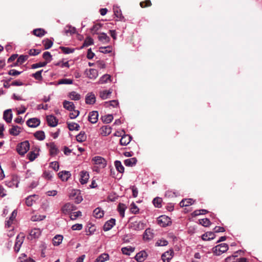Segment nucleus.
<instances>
[{
    "label": "nucleus",
    "instance_id": "nucleus-1",
    "mask_svg": "<svg viewBox=\"0 0 262 262\" xmlns=\"http://www.w3.org/2000/svg\"><path fill=\"white\" fill-rule=\"evenodd\" d=\"M30 149V143L28 140L21 142L16 146V150L19 155H25Z\"/></svg>",
    "mask_w": 262,
    "mask_h": 262
},
{
    "label": "nucleus",
    "instance_id": "nucleus-2",
    "mask_svg": "<svg viewBox=\"0 0 262 262\" xmlns=\"http://www.w3.org/2000/svg\"><path fill=\"white\" fill-rule=\"evenodd\" d=\"M228 245L226 243L219 244L213 248L212 251L215 255H221L228 250Z\"/></svg>",
    "mask_w": 262,
    "mask_h": 262
},
{
    "label": "nucleus",
    "instance_id": "nucleus-3",
    "mask_svg": "<svg viewBox=\"0 0 262 262\" xmlns=\"http://www.w3.org/2000/svg\"><path fill=\"white\" fill-rule=\"evenodd\" d=\"M157 223L161 227H165L171 224V221L168 216L162 215L157 218Z\"/></svg>",
    "mask_w": 262,
    "mask_h": 262
},
{
    "label": "nucleus",
    "instance_id": "nucleus-4",
    "mask_svg": "<svg viewBox=\"0 0 262 262\" xmlns=\"http://www.w3.org/2000/svg\"><path fill=\"white\" fill-rule=\"evenodd\" d=\"M92 161L96 165H99L100 168H103L106 167L107 162L105 159L100 156H95L92 158Z\"/></svg>",
    "mask_w": 262,
    "mask_h": 262
},
{
    "label": "nucleus",
    "instance_id": "nucleus-5",
    "mask_svg": "<svg viewBox=\"0 0 262 262\" xmlns=\"http://www.w3.org/2000/svg\"><path fill=\"white\" fill-rule=\"evenodd\" d=\"M146 226V223L143 221H135L130 224L131 228L136 231H140L144 229L145 226Z\"/></svg>",
    "mask_w": 262,
    "mask_h": 262
},
{
    "label": "nucleus",
    "instance_id": "nucleus-6",
    "mask_svg": "<svg viewBox=\"0 0 262 262\" xmlns=\"http://www.w3.org/2000/svg\"><path fill=\"white\" fill-rule=\"evenodd\" d=\"M6 185L9 187H16L18 186L19 181L17 176H12L10 180H8L5 181Z\"/></svg>",
    "mask_w": 262,
    "mask_h": 262
},
{
    "label": "nucleus",
    "instance_id": "nucleus-7",
    "mask_svg": "<svg viewBox=\"0 0 262 262\" xmlns=\"http://www.w3.org/2000/svg\"><path fill=\"white\" fill-rule=\"evenodd\" d=\"M174 255V251L172 249L165 252L162 254L161 258L163 262H169Z\"/></svg>",
    "mask_w": 262,
    "mask_h": 262
},
{
    "label": "nucleus",
    "instance_id": "nucleus-8",
    "mask_svg": "<svg viewBox=\"0 0 262 262\" xmlns=\"http://www.w3.org/2000/svg\"><path fill=\"white\" fill-rule=\"evenodd\" d=\"M47 145L49 147L50 154L52 157L55 156L59 153V150L54 142L47 143Z\"/></svg>",
    "mask_w": 262,
    "mask_h": 262
},
{
    "label": "nucleus",
    "instance_id": "nucleus-9",
    "mask_svg": "<svg viewBox=\"0 0 262 262\" xmlns=\"http://www.w3.org/2000/svg\"><path fill=\"white\" fill-rule=\"evenodd\" d=\"M40 123V120L37 118H30L26 122L27 125L32 128L37 127L39 125Z\"/></svg>",
    "mask_w": 262,
    "mask_h": 262
},
{
    "label": "nucleus",
    "instance_id": "nucleus-10",
    "mask_svg": "<svg viewBox=\"0 0 262 262\" xmlns=\"http://www.w3.org/2000/svg\"><path fill=\"white\" fill-rule=\"evenodd\" d=\"M116 224V220L114 218H111L108 221H106L103 227V229L104 231H108L110 230Z\"/></svg>",
    "mask_w": 262,
    "mask_h": 262
},
{
    "label": "nucleus",
    "instance_id": "nucleus-11",
    "mask_svg": "<svg viewBox=\"0 0 262 262\" xmlns=\"http://www.w3.org/2000/svg\"><path fill=\"white\" fill-rule=\"evenodd\" d=\"M47 121L48 125L51 127H55L58 124V119L52 115L47 116Z\"/></svg>",
    "mask_w": 262,
    "mask_h": 262
},
{
    "label": "nucleus",
    "instance_id": "nucleus-12",
    "mask_svg": "<svg viewBox=\"0 0 262 262\" xmlns=\"http://www.w3.org/2000/svg\"><path fill=\"white\" fill-rule=\"evenodd\" d=\"M132 140V136L129 135L124 134L120 140V144L121 145L125 146L128 144Z\"/></svg>",
    "mask_w": 262,
    "mask_h": 262
},
{
    "label": "nucleus",
    "instance_id": "nucleus-13",
    "mask_svg": "<svg viewBox=\"0 0 262 262\" xmlns=\"http://www.w3.org/2000/svg\"><path fill=\"white\" fill-rule=\"evenodd\" d=\"M98 112L97 111H92L89 113L88 120L93 124L96 123L98 119Z\"/></svg>",
    "mask_w": 262,
    "mask_h": 262
},
{
    "label": "nucleus",
    "instance_id": "nucleus-14",
    "mask_svg": "<svg viewBox=\"0 0 262 262\" xmlns=\"http://www.w3.org/2000/svg\"><path fill=\"white\" fill-rule=\"evenodd\" d=\"M80 177L79 181L81 184H86L90 177L89 172L84 170L81 171L80 172Z\"/></svg>",
    "mask_w": 262,
    "mask_h": 262
},
{
    "label": "nucleus",
    "instance_id": "nucleus-15",
    "mask_svg": "<svg viewBox=\"0 0 262 262\" xmlns=\"http://www.w3.org/2000/svg\"><path fill=\"white\" fill-rule=\"evenodd\" d=\"M13 114L11 109H8L4 112L3 119L7 123H10L12 121Z\"/></svg>",
    "mask_w": 262,
    "mask_h": 262
},
{
    "label": "nucleus",
    "instance_id": "nucleus-16",
    "mask_svg": "<svg viewBox=\"0 0 262 262\" xmlns=\"http://www.w3.org/2000/svg\"><path fill=\"white\" fill-rule=\"evenodd\" d=\"M96 102L95 94L91 92L88 93L85 96V103L88 104H93Z\"/></svg>",
    "mask_w": 262,
    "mask_h": 262
},
{
    "label": "nucleus",
    "instance_id": "nucleus-17",
    "mask_svg": "<svg viewBox=\"0 0 262 262\" xmlns=\"http://www.w3.org/2000/svg\"><path fill=\"white\" fill-rule=\"evenodd\" d=\"M147 254L145 251L138 252L135 256V259L138 262H143L147 257Z\"/></svg>",
    "mask_w": 262,
    "mask_h": 262
},
{
    "label": "nucleus",
    "instance_id": "nucleus-18",
    "mask_svg": "<svg viewBox=\"0 0 262 262\" xmlns=\"http://www.w3.org/2000/svg\"><path fill=\"white\" fill-rule=\"evenodd\" d=\"M59 178L62 181H67L71 177V174L70 171L66 170H62L58 173Z\"/></svg>",
    "mask_w": 262,
    "mask_h": 262
},
{
    "label": "nucleus",
    "instance_id": "nucleus-19",
    "mask_svg": "<svg viewBox=\"0 0 262 262\" xmlns=\"http://www.w3.org/2000/svg\"><path fill=\"white\" fill-rule=\"evenodd\" d=\"M41 233V230L38 228H34L32 229L29 233L30 239H35L38 238Z\"/></svg>",
    "mask_w": 262,
    "mask_h": 262
},
{
    "label": "nucleus",
    "instance_id": "nucleus-20",
    "mask_svg": "<svg viewBox=\"0 0 262 262\" xmlns=\"http://www.w3.org/2000/svg\"><path fill=\"white\" fill-rule=\"evenodd\" d=\"M154 237V233L150 228L146 229L144 232L143 235V239L145 241H149Z\"/></svg>",
    "mask_w": 262,
    "mask_h": 262
},
{
    "label": "nucleus",
    "instance_id": "nucleus-21",
    "mask_svg": "<svg viewBox=\"0 0 262 262\" xmlns=\"http://www.w3.org/2000/svg\"><path fill=\"white\" fill-rule=\"evenodd\" d=\"M85 73L90 79H95L98 75L97 70L94 69H90L89 70H86Z\"/></svg>",
    "mask_w": 262,
    "mask_h": 262
},
{
    "label": "nucleus",
    "instance_id": "nucleus-22",
    "mask_svg": "<svg viewBox=\"0 0 262 262\" xmlns=\"http://www.w3.org/2000/svg\"><path fill=\"white\" fill-rule=\"evenodd\" d=\"M75 206L71 203L66 204L62 208V211L65 213H69L75 209Z\"/></svg>",
    "mask_w": 262,
    "mask_h": 262
},
{
    "label": "nucleus",
    "instance_id": "nucleus-23",
    "mask_svg": "<svg viewBox=\"0 0 262 262\" xmlns=\"http://www.w3.org/2000/svg\"><path fill=\"white\" fill-rule=\"evenodd\" d=\"M215 237V235L214 232H207L203 234L202 236V238L204 241H210L213 239Z\"/></svg>",
    "mask_w": 262,
    "mask_h": 262
},
{
    "label": "nucleus",
    "instance_id": "nucleus-24",
    "mask_svg": "<svg viewBox=\"0 0 262 262\" xmlns=\"http://www.w3.org/2000/svg\"><path fill=\"white\" fill-rule=\"evenodd\" d=\"M137 162V159L136 158H131L127 159L124 161V164L126 166L133 167L135 166Z\"/></svg>",
    "mask_w": 262,
    "mask_h": 262
},
{
    "label": "nucleus",
    "instance_id": "nucleus-25",
    "mask_svg": "<svg viewBox=\"0 0 262 262\" xmlns=\"http://www.w3.org/2000/svg\"><path fill=\"white\" fill-rule=\"evenodd\" d=\"M63 106L65 109L71 112L75 110V105L73 102L71 101L64 100L63 102Z\"/></svg>",
    "mask_w": 262,
    "mask_h": 262
},
{
    "label": "nucleus",
    "instance_id": "nucleus-26",
    "mask_svg": "<svg viewBox=\"0 0 262 262\" xmlns=\"http://www.w3.org/2000/svg\"><path fill=\"white\" fill-rule=\"evenodd\" d=\"M113 11L116 17L120 20H122L124 19V16H123L121 10L119 7L114 6L113 7Z\"/></svg>",
    "mask_w": 262,
    "mask_h": 262
},
{
    "label": "nucleus",
    "instance_id": "nucleus-27",
    "mask_svg": "<svg viewBox=\"0 0 262 262\" xmlns=\"http://www.w3.org/2000/svg\"><path fill=\"white\" fill-rule=\"evenodd\" d=\"M194 202V201L192 199H185L180 202V206L181 207L189 206L193 204Z\"/></svg>",
    "mask_w": 262,
    "mask_h": 262
},
{
    "label": "nucleus",
    "instance_id": "nucleus-28",
    "mask_svg": "<svg viewBox=\"0 0 262 262\" xmlns=\"http://www.w3.org/2000/svg\"><path fill=\"white\" fill-rule=\"evenodd\" d=\"M20 128L17 125H12V128L9 129V134L12 136H16L20 133Z\"/></svg>",
    "mask_w": 262,
    "mask_h": 262
},
{
    "label": "nucleus",
    "instance_id": "nucleus-29",
    "mask_svg": "<svg viewBox=\"0 0 262 262\" xmlns=\"http://www.w3.org/2000/svg\"><path fill=\"white\" fill-rule=\"evenodd\" d=\"M93 215L97 219H100L104 215V211L101 208L97 207L93 211Z\"/></svg>",
    "mask_w": 262,
    "mask_h": 262
},
{
    "label": "nucleus",
    "instance_id": "nucleus-30",
    "mask_svg": "<svg viewBox=\"0 0 262 262\" xmlns=\"http://www.w3.org/2000/svg\"><path fill=\"white\" fill-rule=\"evenodd\" d=\"M47 33V32L42 28H37L33 30V34L37 37H41Z\"/></svg>",
    "mask_w": 262,
    "mask_h": 262
},
{
    "label": "nucleus",
    "instance_id": "nucleus-31",
    "mask_svg": "<svg viewBox=\"0 0 262 262\" xmlns=\"http://www.w3.org/2000/svg\"><path fill=\"white\" fill-rule=\"evenodd\" d=\"M112 93V90L111 89L108 90H103L100 92V97L103 100H105L110 98V96Z\"/></svg>",
    "mask_w": 262,
    "mask_h": 262
},
{
    "label": "nucleus",
    "instance_id": "nucleus-32",
    "mask_svg": "<svg viewBox=\"0 0 262 262\" xmlns=\"http://www.w3.org/2000/svg\"><path fill=\"white\" fill-rule=\"evenodd\" d=\"M23 243V240L21 239H20L19 236L17 235L16 238V242L14 245V251L16 252H18L20 248V247Z\"/></svg>",
    "mask_w": 262,
    "mask_h": 262
},
{
    "label": "nucleus",
    "instance_id": "nucleus-33",
    "mask_svg": "<svg viewBox=\"0 0 262 262\" xmlns=\"http://www.w3.org/2000/svg\"><path fill=\"white\" fill-rule=\"evenodd\" d=\"M99 41L108 43L110 41V38L104 32L100 33V35L98 37Z\"/></svg>",
    "mask_w": 262,
    "mask_h": 262
},
{
    "label": "nucleus",
    "instance_id": "nucleus-34",
    "mask_svg": "<svg viewBox=\"0 0 262 262\" xmlns=\"http://www.w3.org/2000/svg\"><path fill=\"white\" fill-rule=\"evenodd\" d=\"M45 50H48L52 47L53 41L48 38L45 39L42 41Z\"/></svg>",
    "mask_w": 262,
    "mask_h": 262
},
{
    "label": "nucleus",
    "instance_id": "nucleus-35",
    "mask_svg": "<svg viewBox=\"0 0 262 262\" xmlns=\"http://www.w3.org/2000/svg\"><path fill=\"white\" fill-rule=\"evenodd\" d=\"M34 136L39 141H42L45 139V134L43 131L38 130L34 134Z\"/></svg>",
    "mask_w": 262,
    "mask_h": 262
},
{
    "label": "nucleus",
    "instance_id": "nucleus-36",
    "mask_svg": "<svg viewBox=\"0 0 262 262\" xmlns=\"http://www.w3.org/2000/svg\"><path fill=\"white\" fill-rule=\"evenodd\" d=\"M63 239V236L61 235H56L53 239V244L54 246L59 245Z\"/></svg>",
    "mask_w": 262,
    "mask_h": 262
},
{
    "label": "nucleus",
    "instance_id": "nucleus-37",
    "mask_svg": "<svg viewBox=\"0 0 262 262\" xmlns=\"http://www.w3.org/2000/svg\"><path fill=\"white\" fill-rule=\"evenodd\" d=\"M101 129L102 130L101 134L105 136L109 135L112 132V127L108 125L102 126Z\"/></svg>",
    "mask_w": 262,
    "mask_h": 262
},
{
    "label": "nucleus",
    "instance_id": "nucleus-38",
    "mask_svg": "<svg viewBox=\"0 0 262 262\" xmlns=\"http://www.w3.org/2000/svg\"><path fill=\"white\" fill-rule=\"evenodd\" d=\"M76 140L78 142L81 143L86 140V136L83 131H81L78 135L76 136Z\"/></svg>",
    "mask_w": 262,
    "mask_h": 262
},
{
    "label": "nucleus",
    "instance_id": "nucleus-39",
    "mask_svg": "<svg viewBox=\"0 0 262 262\" xmlns=\"http://www.w3.org/2000/svg\"><path fill=\"white\" fill-rule=\"evenodd\" d=\"M42 57L45 60L44 62H47V64L50 62L53 59L52 55L48 51H46L43 53Z\"/></svg>",
    "mask_w": 262,
    "mask_h": 262
},
{
    "label": "nucleus",
    "instance_id": "nucleus-40",
    "mask_svg": "<svg viewBox=\"0 0 262 262\" xmlns=\"http://www.w3.org/2000/svg\"><path fill=\"white\" fill-rule=\"evenodd\" d=\"M115 166L117 170L120 172L123 173L124 171V167L122 165L121 162L120 161L116 160L115 161Z\"/></svg>",
    "mask_w": 262,
    "mask_h": 262
},
{
    "label": "nucleus",
    "instance_id": "nucleus-41",
    "mask_svg": "<svg viewBox=\"0 0 262 262\" xmlns=\"http://www.w3.org/2000/svg\"><path fill=\"white\" fill-rule=\"evenodd\" d=\"M113 116L111 114H108L107 115L102 116L101 118L102 122L105 123H110L113 120Z\"/></svg>",
    "mask_w": 262,
    "mask_h": 262
},
{
    "label": "nucleus",
    "instance_id": "nucleus-42",
    "mask_svg": "<svg viewBox=\"0 0 262 262\" xmlns=\"http://www.w3.org/2000/svg\"><path fill=\"white\" fill-rule=\"evenodd\" d=\"M69 129L71 131L79 130L80 129V125L75 122L68 123Z\"/></svg>",
    "mask_w": 262,
    "mask_h": 262
},
{
    "label": "nucleus",
    "instance_id": "nucleus-43",
    "mask_svg": "<svg viewBox=\"0 0 262 262\" xmlns=\"http://www.w3.org/2000/svg\"><path fill=\"white\" fill-rule=\"evenodd\" d=\"M16 215L17 211L15 210H14L12 212L11 215L9 217V219L6 222V223L5 224L6 226H7V227H9L11 225L12 221H13L14 219L15 218Z\"/></svg>",
    "mask_w": 262,
    "mask_h": 262
},
{
    "label": "nucleus",
    "instance_id": "nucleus-44",
    "mask_svg": "<svg viewBox=\"0 0 262 262\" xmlns=\"http://www.w3.org/2000/svg\"><path fill=\"white\" fill-rule=\"evenodd\" d=\"M135 248L131 246L128 247H123L121 249V251L124 254L126 255H130V254L134 252Z\"/></svg>",
    "mask_w": 262,
    "mask_h": 262
},
{
    "label": "nucleus",
    "instance_id": "nucleus-45",
    "mask_svg": "<svg viewBox=\"0 0 262 262\" xmlns=\"http://www.w3.org/2000/svg\"><path fill=\"white\" fill-rule=\"evenodd\" d=\"M126 208V207L125 205L123 204L120 203L118 205V212H119L120 216L122 217H124L125 211Z\"/></svg>",
    "mask_w": 262,
    "mask_h": 262
},
{
    "label": "nucleus",
    "instance_id": "nucleus-46",
    "mask_svg": "<svg viewBox=\"0 0 262 262\" xmlns=\"http://www.w3.org/2000/svg\"><path fill=\"white\" fill-rule=\"evenodd\" d=\"M162 200L161 198L159 197H156L154 198V200H152V203L155 207L158 208H160L162 207Z\"/></svg>",
    "mask_w": 262,
    "mask_h": 262
},
{
    "label": "nucleus",
    "instance_id": "nucleus-47",
    "mask_svg": "<svg viewBox=\"0 0 262 262\" xmlns=\"http://www.w3.org/2000/svg\"><path fill=\"white\" fill-rule=\"evenodd\" d=\"M38 153H35V151H31L27 154V158L30 161H33L38 156Z\"/></svg>",
    "mask_w": 262,
    "mask_h": 262
},
{
    "label": "nucleus",
    "instance_id": "nucleus-48",
    "mask_svg": "<svg viewBox=\"0 0 262 262\" xmlns=\"http://www.w3.org/2000/svg\"><path fill=\"white\" fill-rule=\"evenodd\" d=\"M69 96L73 100H79L81 98L80 95L75 91L71 92Z\"/></svg>",
    "mask_w": 262,
    "mask_h": 262
},
{
    "label": "nucleus",
    "instance_id": "nucleus-49",
    "mask_svg": "<svg viewBox=\"0 0 262 262\" xmlns=\"http://www.w3.org/2000/svg\"><path fill=\"white\" fill-rule=\"evenodd\" d=\"M168 242L163 238L158 239L155 243L156 246H166L168 245Z\"/></svg>",
    "mask_w": 262,
    "mask_h": 262
},
{
    "label": "nucleus",
    "instance_id": "nucleus-50",
    "mask_svg": "<svg viewBox=\"0 0 262 262\" xmlns=\"http://www.w3.org/2000/svg\"><path fill=\"white\" fill-rule=\"evenodd\" d=\"M93 44H94L93 39L91 37H88L84 40V41L83 43V45L81 47V48H83L84 47H88V46L92 45Z\"/></svg>",
    "mask_w": 262,
    "mask_h": 262
},
{
    "label": "nucleus",
    "instance_id": "nucleus-51",
    "mask_svg": "<svg viewBox=\"0 0 262 262\" xmlns=\"http://www.w3.org/2000/svg\"><path fill=\"white\" fill-rule=\"evenodd\" d=\"M43 72V70H41L37 71L35 73L32 75V76L36 80H41L42 79L41 73Z\"/></svg>",
    "mask_w": 262,
    "mask_h": 262
},
{
    "label": "nucleus",
    "instance_id": "nucleus-52",
    "mask_svg": "<svg viewBox=\"0 0 262 262\" xmlns=\"http://www.w3.org/2000/svg\"><path fill=\"white\" fill-rule=\"evenodd\" d=\"M59 48L61 50L62 52L66 54L72 53L74 52V49L66 47H60Z\"/></svg>",
    "mask_w": 262,
    "mask_h": 262
},
{
    "label": "nucleus",
    "instance_id": "nucleus-53",
    "mask_svg": "<svg viewBox=\"0 0 262 262\" xmlns=\"http://www.w3.org/2000/svg\"><path fill=\"white\" fill-rule=\"evenodd\" d=\"M73 83V80L71 79L63 78L58 81V84H71Z\"/></svg>",
    "mask_w": 262,
    "mask_h": 262
},
{
    "label": "nucleus",
    "instance_id": "nucleus-54",
    "mask_svg": "<svg viewBox=\"0 0 262 262\" xmlns=\"http://www.w3.org/2000/svg\"><path fill=\"white\" fill-rule=\"evenodd\" d=\"M97 258L100 262H104L105 261L108 260L109 255L108 254L104 253L100 254Z\"/></svg>",
    "mask_w": 262,
    "mask_h": 262
},
{
    "label": "nucleus",
    "instance_id": "nucleus-55",
    "mask_svg": "<svg viewBox=\"0 0 262 262\" xmlns=\"http://www.w3.org/2000/svg\"><path fill=\"white\" fill-rule=\"evenodd\" d=\"M99 49L100 52L103 54H107L112 52V47L110 46L107 47H101Z\"/></svg>",
    "mask_w": 262,
    "mask_h": 262
},
{
    "label": "nucleus",
    "instance_id": "nucleus-56",
    "mask_svg": "<svg viewBox=\"0 0 262 262\" xmlns=\"http://www.w3.org/2000/svg\"><path fill=\"white\" fill-rule=\"evenodd\" d=\"M199 223L201 225L204 227H208L211 224V222L207 218L199 220Z\"/></svg>",
    "mask_w": 262,
    "mask_h": 262
},
{
    "label": "nucleus",
    "instance_id": "nucleus-57",
    "mask_svg": "<svg viewBox=\"0 0 262 262\" xmlns=\"http://www.w3.org/2000/svg\"><path fill=\"white\" fill-rule=\"evenodd\" d=\"M35 196H36V195H35V194L31 195L28 196L27 198H26V204L28 206L30 207L33 205L34 201L33 200L32 197Z\"/></svg>",
    "mask_w": 262,
    "mask_h": 262
},
{
    "label": "nucleus",
    "instance_id": "nucleus-58",
    "mask_svg": "<svg viewBox=\"0 0 262 262\" xmlns=\"http://www.w3.org/2000/svg\"><path fill=\"white\" fill-rule=\"evenodd\" d=\"M111 78V76L108 74L103 75L100 79V83L101 84L106 83Z\"/></svg>",
    "mask_w": 262,
    "mask_h": 262
},
{
    "label": "nucleus",
    "instance_id": "nucleus-59",
    "mask_svg": "<svg viewBox=\"0 0 262 262\" xmlns=\"http://www.w3.org/2000/svg\"><path fill=\"white\" fill-rule=\"evenodd\" d=\"M47 62H40L36 63L33 64L31 66V68L32 69H36L39 68L43 67L47 65Z\"/></svg>",
    "mask_w": 262,
    "mask_h": 262
},
{
    "label": "nucleus",
    "instance_id": "nucleus-60",
    "mask_svg": "<svg viewBox=\"0 0 262 262\" xmlns=\"http://www.w3.org/2000/svg\"><path fill=\"white\" fill-rule=\"evenodd\" d=\"M28 58V56L27 55H21L19 56V57H18L17 59V63H19V64H22L24 62H25L27 60Z\"/></svg>",
    "mask_w": 262,
    "mask_h": 262
},
{
    "label": "nucleus",
    "instance_id": "nucleus-61",
    "mask_svg": "<svg viewBox=\"0 0 262 262\" xmlns=\"http://www.w3.org/2000/svg\"><path fill=\"white\" fill-rule=\"evenodd\" d=\"M95 230L96 228L94 225H91V226L88 227V229H86V235H91L94 234Z\"/></svg>",
    "mask_w": 262,
    "mask_h": 262
},
{
    "label": "nucleus",
    "instance_id": "nucleus-62",
    "mask_svg": "<svg viewBox=\"0 0 262 262\" xmlns=\"http://www.w3.org/2000/svg\"><path fill=\"white\" fill-rule=\"evenodd\" d=\"M50 167H51L55 171H57L59 168L58 162L57 161L51 162Z\"/></svg>",
    "mask_w": 262,
    "mask_h": 262
},
{
    "label": "nucleus",
    "instance_id": "nucleus-63",
    "mask_svg": "<svg viewBox=\"0 0 262 262\" xmlns=\"http://www.w3.org/2000/svg\"><path fill=\"white\" fill-rule=\"evenodd\" d=\"M74 112H72L70 113L69 117L70 119H74L77 118L78 115H79V111L78 110H75L73 111Z\"/></svg>",
    "mask_w": 262,
    "mask_h": 262
},
{
    "label": "nucleus",
    "instance_id": "nucleus-64",
    "mask_svg": "<svg viewBox=\"0 0 262 262\" xmlns=\"http://www.w3.org/2000/svg\"><path fill=\"white\" fill-rule=\"evenodd\" d=\"M130 206V210L133 213H134V214H136L139 212V209L138 208V207L136 205V204L134 203H133L131 204Z\"/></svg>",
    "mask_w": 262,
    "mask_h": 262
}]
</instances>
